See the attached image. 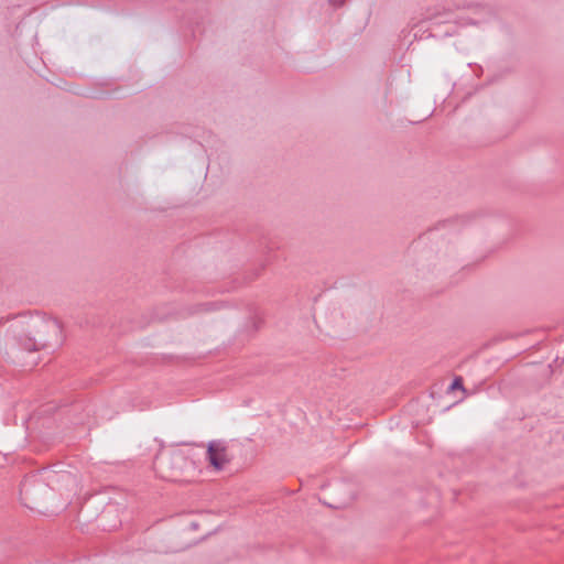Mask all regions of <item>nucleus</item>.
<instances>
[{
  "mask_svg": "<svg viewBox=\"0 0 564 564\" xmlns=\"http://www.w3.org/2000/svg\"><path fill=\"white\" fill-rule=\"evenodd\" d=\"M183 459L184 458L181 455H176L173 457V460H175V462L183 460Z\"/></svg>",
  "mask_w": 564,
  "mask_h": 564,
  "instance_id": "obj_5",
  "label": "nucleus"
},
{
  "mask_svg": "<svg viewBox=\"0 0 564 564\" xmlns=\"http://www.w3.org/2000/svg\"><path fill=\"white\" fill-rule=\"evenodd\" d=\"M34 349L48 346L52 339L59 340L62 334L61 323L56 318H40L34 322Z\"/></svg>",
  "mask_w": 564,
  "mask_h": 564,
  "instance_id": "obj_1",
  "label": "nucleus"
},
{
  "mask_svg": "<svg viewBox=\"0 0 564 564\" xmlns=\"http://www.w3.org/2000/svg\"><path fill=\"white\" fill-rule=\"evenodd\" d=\"M330 4L334 7H340L345 0H329Z\"/></svg>",
  "mask_w": 564,
  "mask_h": 564,
  "instance_id": "obj_4",
  "label": "nucleus"
},
{
  "mask_svg": "<svg viewBox=\"0 0 564 564\" xmlns=\"http://www.w3.org/2000/svg\"><path fill=\"white\" fill-rule=\"evenodd\" d=\"M449 389H451V390H457V389H459V390L465 391V389H464V384H463V378H462V377H456V378L453 380V382H452V384H451Z\"/></svg>",
  "mask_w": 564,
  "mask_h": 564,
  "instance_id": "obj_3",
  "label": "nucleus"
},
{
  "mask_svg": "<svg viewBox=\"0 0 564 564\" xmlns=\"http://www.w3.org/2000/svg\"><path fill=\"white\" fill-rule=\"evenodd\" d=\"M207 459L215 469L221 470L230 462L224 443L210 442L207 448Z\"/></svg>",
  "mask_w": 564,
  "mask_h": 564,
  "instance_id": "obj_2",
  "label": "nucleus"
}]
</instances>
